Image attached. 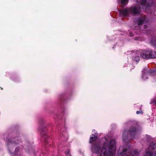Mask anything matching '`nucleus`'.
<instances>
[{
  "instance_id": "obj_1",
  "label": "nucleus",
  "mask_w": 156,
  "mask_h": 156,
  "mask_svg": "<svg viewBox=\"0 0 156 156\" xmlns=\"http://www.w3.org/2000/svg\"><path fill=\"white\" fill-rule=\"evenodd\" d=\"M116 149V141L113 139L109 142L105 143L101 150V146L96 144L93 146V149L96 154H99L100 156H114Z\"/></svg>"
},
{
  "instance_id": "obj_2",
  "label": "nucleus",
  "mask_w": 156,
  "mask_h": 156,
  "mask_svg": "<svg viewBox=\"0 0 156 156\" xmlns=\"http://www.w3.org/2000/svg\"><path fill=\"white\" fill-rule=\"evenodd\" d=\"M140 56L146 59L156 58V51H152L151 49L143 51L140 52Z\"/></svg>"
},
{
  "instance_id": "obj_3",
  "label": "nucleus",
  "mask_w": 156,
  "mask_h": 156,
  "mask_svg": "<svg viewBox=\"0 0 156 156\" xmlns=\"http://www.w3.org/2000/svg\"><path fill=\"white\" fill-rule=\"evenodd\" d=\"M127 135L126 137L125 138L124 135L123 136V140L126 142V139H128L131 137V139L133 138L134 137L137 132V129L135 126H131L130 127L129 130L127 132ZM124 135L126 133L124 132Z\"/></svg>"
},
{
  "instance_id": "obj_4",
  "label": "nucleus",
  "mask_w": 156,
  "mask_h": 156,
  "mask_svg": "<svg viewBox=\"0 0 156 156\" xmlns=\"http://www.w3.org/2000/svg\"><path fill=\"white\" fill-rule=\"evenodd\" d=\"M39 129L41 135V139L45 143L48 144V140L49 137L47 135V128L44 125H42Z\"/></svg>"
},
{
  "instance_id": "obj_5",
  "label": "nucleus",
  "mask_w": 156,
  "mask_h": 156,
  "mask_svg": "<svg viewBox=\"0 0 156 156\" xmlns=\"http://www.w3.org/2000/svg\"><path fill=\"white\" fill-rule=\"evenodd\" d=\"M127 151V149L125 148H122V151L120 150L118 151L119 156H137L138 155L139 153L137 150H135L133 151H131L129 154V155H126Z\"/></svg>"
},
{
  "instance_id": "obj_6",
  "label": "nucleus",
  "mask_w": 156,
  "mask_h": 156,
  "mask_svg": "<svg viewBox=\"0 0 156 156\" xmlns=\"http://www.w3.org/2000/svg\"><path fill=\"white\" fill-rule=\"evenodd\" d=\"M141 8L138 6H134L129 8V14L133 16L139 14L140 13Z\"/></svg>"
},
{
  "instance_id": "obj_7",
  "label": "nucleus",
  "mask_w": 156,
  "mask_h": 156,
  "mask_svg": "<svg viewBox=\"0 0 156 156\" xmlns=\"http://www.w3.org/2000/svg\"><path fill=\"white\" fill-rule=\"evenodd\" d=\"M141 4L142 5L146 6L147 7H150L155 5L153 0H149L147 3L146 0H142L141 2Z\"/></svg>"
},
{
  "instance_id": "obj_8",
  "label": "nucleus",
  "mask_w": 156,
  "mask_h": 156,
  "mask_svg": "<svg viewBox=\"0 0 156 156\" xmlns=\"http://www.w3.org/2000/svg\"><path fill=\"white\" fill-rule=\"evenodd\" d=\"M6 140L8 145L13 144L15 145H17L20 142V140L18 139L17 137L9 139Z\"/></svg>"
},
{
  "instance_id": "obj_9",
  "label": "nucleus",
  "mask_w": 156,
  "mask_h": 156,
  "mask_svg": "<svg viewBox=\"0 0 156 156\" xmlns=\"http://www.w3.org/2000/svg\"><path fill=\"white\" fill-rule=\"evenodd\" d=\"M146 17L144 16L141 18H139L136 21V23L138 26L142 25L146 21Z\"/></svg>"
},
{
  "instance_id": "obj_10",
  "label": "nucleus",
  "mask_w": 156,
  "mask_h": 156,
  "mask_svg": "<svg viewBox=\"0 0 156 156\" xmlns=\"http://www.w3.org/2000/svg\"><path fill=\"white\" fill-rule=\"evenodd\" d=\"M120 13L122 16H126L129 15V8H126L124 9L121 10L120 11Z\"/></svg>"
},
{
  "instance_id": "obj_11",
  "label": "nucleus",
  "mask_w": 156,
  "mask_h": 156,
  "mask_svg": "<svg viewBox=\"0 0 156 156\" xmlns=\"http://www.w3.org/2000/svg\"><path fill=\"white\" fill-rule=\"evenodd\" d=\"M97 138L98 135L97 134H91L89 139V143L91 144L93 141H95L97 139Z\"/></svg>"
},
{
  "instance_id": "obj_12",
  "label": "nucleus",
  "mask_w": 156,
  "mask_h": 156,
  "mask_svg": "<svg viewBox=\"0 0 156 156\" xmlns=\"http://www.w3.org/2000/svg\"><path fill=\"white\" fill-rule=\"evenodd\" d=\"M147 72L150 75H156V69H150L149 70H147Z\"/></svg>"
},
{
  "instance_id": "obj_13",
  "label": "nucleus",
  "mask_w": 156,
  "mask_h": 156,
  "mask_svg": "<svg viewBox=\"0 0 156 156\" xmlns=\"http://www.w3.org/2000/svg\"><path fill=\"white\" fill-rule=\"evenodd\" d=\"M149 148L150 150H154L156 149V143L151 142L150 143L149 146Z\"/></svg>"
},
{
  "instance_id": "obj_14",
  "label": "nucleus",
  "mask_w": 156,
  "mask_h": 156,
  "mask_svg": "<svg viewBox=\"0 0 156 156\" xmlns=\"http://www.w3.org/2000/svg\"><path fill=\"white\" fill-rule=\"evenodd\" d=\"M151 42L155 46H156V37L154 36L152 37Z\"/></svg>"
},
{
  "instance_id": "obj_15",
  "label": "nucleus",
  "mask_w": 156,
  "mask_h": 156,
  "mask_svg": "<svg viewBox=\"0 0 156 156\" xmlns=\"http://www.w3.org/2000/svg\"><path fill=\"white\" fill-rule=\"evenodd\" d=\"M121 4L123 5H126L128 3V0H120Z\"/></svg>"
},
{
  "instance_id": "obj_16",
  "label": "nucleus",
  "mask_w": 156,
  "mask_h": 156,
  "mask_svg": "<svg viewBox=\"0 0 156 156\" xmlns=\"http://www.w3.org/2000/svg\"><path fill=\"white\" fill-rule=\"evenodd\" d=\"M153 103H154L156 106V97L154 98L151 101V104H152Z\"/></svg>"
},
{
  "instance_id": "obj_17",
  "label": "nucleus",
  "mask_w": 156,
  "mask_h": 156,
  "mask_svg": "<svg viewBox=\"0 0 156 156\" xmlns=\"http://www.w3.org/2000/svg\"><path fill=\"white\" fill-rule=\"evenodd\" d=\"M134 59L136 62H138L140 60V57L139 56H136L135 57Z\"/></svg>"
},
{
  "instance_id": "obj_18",
  "label": "nucleus",
  "mask_w": 156,
  "mask_h": 156,
  "mask_svg": "<svg viewBox=\"0 0 156 156\" xmlns=\"http://www.w3.org/2000/svg\"><path fill=\"white\" fill-rule=\"evenodd\" d=\"M153 153L151 152H147L146 154V156H153Z\"/></svg>"
},
{
  "instance_id": "obj_19",
  "label": "nucleus",
  "mask_w": 156,
  "mask_h": 156,
  "mask_svg": "<svg viewBox=\"0 0 156 156\" xmlns=\"http://www.w3.org/2000/svg\"><path fill=\"white\" fill-rule=\"evenodd\" d=\"M19 151V148L18 147H17L16 148L15 151L14 152L15 154L16 153H18Z\"/></svg>"
},
{
  "instance_id": "obj_20",
  "label": "nucleus",
  "mask_w": 156,
  "mask_h": 156,
  "mask_svg": "<svg viewBox=\"0 0 156 156\" xmlns=\"http://www.w3.org/2000/svg\"><path fill=\"white\" fill-rule=\"evenodd\" d=\"M70 154V151L69 150H68L66 152V154Z\"/></svg>"
},
{
  "instance_id": "obj_21",
  "label": "nucleus",
  "mask_w": 156,
  "mask_h": 156,
  "mask_svg": "<svg viewBox=\"0 0 156 156\" xmlns=\"http://www.w3.org/2000/svg\"><path fill=\"white\" fill-rule=\"evenodd\" d=\"M144 29H147V25H144Z\"/></svg>"
},
{
  "instance_id": "obj_22",
  "label": "nucleus",
  "mask_w": 156,
  "mask_h": 156,
  "mask_svg": "<svg viewBox=\"0 0 156 156\" xmlns=\"http://www.w3.org/2000/svg\"><path fill=\"white\" fill-rule=\"evenodd\" d=\"M140 113V112L138 111H137L136 112V113L137 114H139V113Z\"/></svg>"
},
{
  "instance_id": "obj_23",
  "label": "nucleus",
  "mask_w": 156,
  "mask_h": 156,
  "mask_svg": "<svg viewBox=\"0 0 156 156\" xmlns=\"http://www.w3.org/2000/svg\"><path fill=\"white\" fill-rule=\"evenodd\" d=\"M142 72L143 73V71H142ZM142 75V77L143 78H144V74L143 73Z\"/></svg>"
},
{
  "instance_id": "obj_24",
  "label": "nucleus",
  "mask_w": 156,
  "mask_h": 156,
  "mask_svg": "<svg viewBox=\"0 0 156 156\" xmlns=\"http://www.w3.org/2000/svg\"><path fill=\"white\" fill-rule=\"evenodd\" d=\"M0 88L1 89V90H3V88L1 87H0Z\"/></svg>"
},
{
  "instance_id": "obj_25",
  "label": "nucleus",
  "mask_w": 156,
  "mask_h": 156,
  "mask_svg": "<svg viewBox=\"0 0 156 156\" xmlns=\"http://www.w3.org/2000/svg\"><path fill=\"white\" fill-rule=\"evenodd\" d=\"M154 156H156V153L154 154Z\"/></svg>"
},
{
  "instance_id": "obj_26",
  "label": "nucleus",
  "mask_w": 156,
  "mask_h": 156,
  "mask_svg": "<svg viewBox=\"0 0 156 156\" xmlns=\"http://www.w3.org/2000/svg\"><path fill=\"white\" fill-rule=\"evenodd\" d=\"M21 147H22V148H23V146H22H22H21Z\"/></svg>"
},
{
  "instance_id": "obj_27",
  "label": "nucleus",
  "mask_w": 156,
  "mask_h": 156,
  "mask_svg": "<svg viewBox=\"0 0 156 156\" xmlns=\"http://www.w3.org/2000/svg\"><path fill=\"white\" fill-rule=\"evenodd\" d=\"M71 156V155H70V156Z\"/></svg>"
},
{
  "instance_id": "obj_28",
  "label": "nucleus",
  "mask_w": 156,
  "mask_h": 156,
  "mask_svg": "<svg viewBox=\"0 0 156 156\" xmlns=\"http://www.w3.org/2000/svg\"><path fill=\"white\" fill-rule=\"evenodd\" d=\"M145 156H146V155Z\"/></svg>"
}]
</instances>
